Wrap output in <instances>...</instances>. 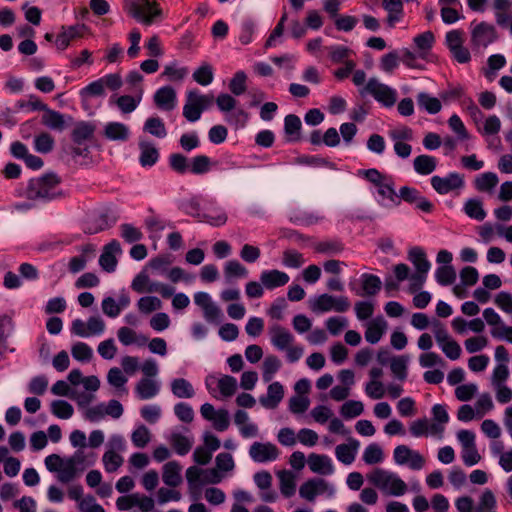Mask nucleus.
Segmentation results:
<instances>
[{
  "instance_id": "1",
  "label": "nucleus",
  "mask_w": 512,
  "mask_h": 512,
  "mask_svg": "<svg viewBox=\"0 0 512 512\" xmlns=\"http://www.w3.org/2000/svg\"><path fill=\"white\" fill-rule=\"evenodd\" d=\"M62 179L53 172L45 173L28 181L24 196L33 202V205L46 204L66 197L61 189Z\"/></svg>"
},
{
  "instance_id": "2",
  "label": "nucleus",
  "mask_w": 512,
  "mask_h": 512,
  "mask_svg": "<svg viewBox=\"0 0 512 512\" xmlns=\"http://www.w3.org/2000/svg\"><path fill=\"white\" fill-rule=\"evenodd\" d=\"M45 467L51 473H57V480L63 484L76 479L80 472L93 461L87 462V456L82 450H77L72 456L63 458L58 454H50L45 460Z\"/></svg>"
},
{
  "instance_id": "3",
  "label": "nucleus",
  "mask_w": 512,
  "mask_h": 512,
  "mask_svg": "<svg viewBox=\"0 0 512 512\" xmlns=\"http://www.w3.org/2000/svg\"><path fill=\"white\" fill-rule=\"evenodd\" d=\"M123 10L137 22L146 26L161 20L163 14L160 5L151 0H123Z\"/></svg>"
},
{
  "instance_id": "4",
  "label": "nucleus",
  "mask_w": 512,
  "mask_h": 512,
  "mask_svg": "<svg viewBox=\"0 0 512 512\" xmlns=\"http://www.w3.org/2000/svg\"><path fill=\"white\" fill-rule=\"evenodd\" d=\"M367 478L371 484L390 495L401 496L407 490L406 483L396 473L382 468L374 469Z\"/></svg>"
},
{
  "instance_id": "5",
  "label": "nucleus",
  "mask_w": 512,
  "mask_h": 512,
  "mask_svg": "<svg viewBox=\"0 0 512 512\" xmlns=\"http://www.w3.org/2000/svg\"><path fill=\"white\" fill-rule=\"evenodd\" d=\"M351 303L347 296H333L327 293L321 294L309 300V307L314 313H325L335 311L346 312L350 309Z\"/></svg>"
},
{
  "instance_id": "6",
  "label": "nucleus",
  "mask_w": 512,
  "mask_h": 512,
  "mask_svg": "<svg viewBox=\"0 0 512 512\" xmlns=\"http://www.w3.org/2000/svg\"><path fill=\"white\" fill-rule=\"evenodd\" d=\"M360 94H369L386 107H392L396 102V91L380 83L376 78H370L367 84L360 90Z\"/></svg>"
},
{
  "instance_id": "7",
  "label": "nucleus",
  "mask_w": 512,
  "mask_h": 512,
  "mask_svg": "<svg viewBox=\"0 0 512 512\" xmlns=\"http://www.w3.org/2000/svg\"><path fill=\"white\" fill-rule=\"evenodd\" d=\"M431 186L440 195L448 194L464 187V176L458 172H451L445 177L435 175L430 179Z\"/></svg>"
},
{
  "instance_id": "8",
  "label": "nucleus",
  "mask_w": 512,
  "mask_h": 512,
  "mask_svg": "<svg viewBox=\"0 0 512 512\" xmlns=\"http://www.w3.org/2000/svg\"><path fill=\"white\" fill-rule=\"evenodd\" d=\"M328 492L334 494V488L322 478H313L304 482L299 488V495L307 501H314L318 494Z\"/></svg>"
},
{
  "instance_id": "9",
  "label": "nucleus",
  "mask_w": 512,
  "mask_h": 512,
  "mask_svg": "<svg viewBox=\"0 0 512 512\" xmlns=\"http://www.w3.org/2000/svg\"><path fill=\"white\" fill-rule=\"evenodd\" d=\"M404 200L407 203L415 204V206L425 212H432L434 205L433 203L421 195V193L413 187L403 186L399 190L398 200Z\"/></svg>"
},
{
  "instance_id": "10",
  "label": "nucleus",
  "mask_w": 512,
  "mask_h": 512,
  "mask_svg": "<svg viewBox=\"0 0 512 512\" xmlns=\"http://www.w3.org/2000/svg\"><path fill=\"white\" fill-rule=\"evenodd\" d=\"M250 457L257 463L274 461L279 456V450L273 443L254 442L249 449Z\"/></svg>"
},
{
  "instance_id": "11",
  "label": "nucleus",
  "mask_w": 512,
  "mask_h": 512,
  "mask_svg": "<svg viewBox=\"0 0 512 512\" xmlns=\"http://www.w3.org/2000/svg\"><path fill=\"white\" fill-rule=\"evenodd\" d=\"M497 38L496 29L493 25L481 22L471 32V41L475 46L487 47Z\"/></svg>"
},
{
  "instance_id": "12",
  "label": "nucleus",
  "mask_w": 512,
  "mask_h": 512,
  "mask_svg": "<svg viewBox=\"0 0 512 512\" xmlns=\"http://www.w3.org/2000/svg\"><path fill=\"white\" fill-rule=\"evenodd\" d=\"M121 252L122 249L117 240H112L106 244L99 257V265L101 268L108 273L114 272L118 263L116 255L121 254Z\"/></svg>"
},
{
  "instance_id": "13",
  "label": "nucleus",
  "mask_w": 512,
  "mask_h": 512,
  "mask_svg": "<svg viewBox=\"0 0 512 512\" xmlns=\"http://www.w3.org/2000/svg\"><path fill=\"white\" fill-rule=\"evenodd\" d=\"M289 279L290 278L287 273L277 269L264 270L260 275L262 285L268 290H273L286 285L289 282Z\"/></svg>"
},
{
  "instance_id": "14",
  "label": "nucleus",
  "mask_w": 512,
  "mask_h": 512,
  "mask_svg": "<svg viewBox=\"0 0 512 512\" xmlns=\"http://www.w3.org/2000/svg\"><path fill=\"white\" fill-rule=\"evenodd\" d=\"M155 105L164 111H171L176 106V92L171 86L159 88L154 94Z\"/></svg>"
},
{
  "instance_id": "15",
  "label": "nucleus",
  "mask_w": 512,
  "mask_h": 512,
  "mask_svg": "<svg viewBox=\"0 0 512 512\" xmlns=\"http://www.w3.org/2000/svg\"><path fill=\"white\" fill-rule=\"evenodd\" d=\"M308 465L313 473L331 475L334 472L332 460L327 455L312 453L308 457Z\"/></svg>"
},
{
  "instance_id": "16",
  "label": "nucleus",
  "mask_w": 512,
  "mask_h": 512,
  "mask_svg": "<svg viewBox=\"0 0 512 512\" xmlns=\"http://www.w3.org/2000/svg\"><path fill=\"white\" fill-rule=\"evenodd\" d=\"M270 334L272 345L280 351L288 349L294 341V336L291 332L280 325H274L270 329Z\"/></svg>"
},
{
  "instance_id": "17",
  "label": "nucleus",
  "mask_w": 512,
  "mask_h": 512,
  "mask_svg": "<svg viewBox=\"0 0 512 512\" xmlns=\"http://www.w3.org/2000/svg\"><path fill=\"white\" fill-rule=\"evenodd\" d=\"M284 396V389L280 382H273L268 386L267 394L259 398L261 405L267 409L278 406Z\"/></svg>"
},
{
  "instance_id": "18",
  "label": "nucleus",
  "mask_w": 512,
  "mask_h": 512,
  "mask_svg": "<svg viewBox=\"0 0 512 512\" xmlns=\"http://www.w3.org/2000/svg\"><path fill=\"white\" fill-rule=\"evenodd\" d=\"M387 328V322L383 317H377L370 321L365 331V339L370 344L380 341Z\"/></svg>"
},
{
  "instance_id": "19",
  "label": "nucleus",
  "mask_w": 512,
  "mask_h": 512,
  "mask_svg": "<svg viewBox=\"0 0 512 512\" xmlns=\"http://www.w3.org/2000/svg\"><path fill=\"white\" fill-rule=\"evenodd\" d=\"M83 25L62 26V31L56 37L55 44L58 49L65 50L70 42L82 35Z\"/></svg>"
},
{
  "instance_id": "20",
  "label": "nucleus",
  "mask_w": 512,
  "mask_h": 512,
  "mask_svg": "<svg viewBox=\"0 0 512 512\" xmlns=\"http://www.w3.org/2000/svg\"><path fill=\"white\" fill-rule=\"evenodd\" d=\"M408 259L416 268V271L428 273L431 268V263L426 257L425 251L421 247H413L408 252Z\"/></svg>"
},
{
  "instance_id": "21",
  "label": "nucleus",
  "mask_w": 512,
  "mask_h": 512,
  "mask_svg": "<svg viewBox=\"0 0 512 512\" xmlns=\"http://www.w3.org/2000/svg\"><path fill=\"white\" fill-rule=\"evenodd\" d=\"M129 134V128L120 122H109L104 129V136L112 141H126Z\"/></svg>"
},
{
  "instance_id": "22",
  "label": "nucleus",
  "mask_w": 512,
  "mask_h": 512,
  "mask_svg": "<svg viewBox=\"0 0 512 512\" xmlns=\"http://www.w3.org/2000/svg\"><path fill=\"white\" fill-rule=\"evenodd\" d=\"M413 167L419 175H429L437 167V159L434 156L422 154L414 158Z\"/></svg>"
},
{
  "instance_id": "23",
  "label": "nucleus",
  "mask_w": 512,
  "mask_h": 512,
  "mask_svg": "<svg viewBox=\"0 0 512 512\" xmlns=\"http://www.w3.org/2000/svg\"><path fill=\"white\" fill-rule=\"evenodd\" d=\"M181 466L176 461H170L167 462L163 466V482L170 486V487H176L181 483Z\"/></svg>"
},
{
  "instance_id": "24",
  "label": "nucleus",
  "mask_w": 512,
  "mask_h": 512,
  "mask_svg": "<svg viewBox=\"0 0 512 512\" xmlns=\"http://www.w3.org/2000/svg\"><path fill=\"white\" fill-rule=\"evenodd\" d=\"M95 132V125L89 122L81 121L75 125L72 131V140L74 143L81 145L86 140L92 138Z\"/></svg>"
},
{
  "instance_id": "25",
  "label": "nucleus",
  "mask_w": 512,
  "mask_h": 512,
  "mask_svg": "<svg viewBox=\"0 0 512 512\" xmlns=\"http://www.w3.org/2000/svg\"><path fill=\"white\" fill-rule=\"evenodd\" d=\"M139 146L141 150L139 157L140 164L143 167H151L156 164L159 158V152L157 148L148 142H140Z\"/></svg>"
},
{
  "instance_id": "26",
  "label": "nucleus",
  "mask_w": 512,
  "mask_h": 512,
  "mask_svg": "<svg viewBox=\"0 0 512 512\" xmlns=\"http://www.w3.org/2000/svg\"><path fill=\"white\" fill-rule=\"evenodd\" d=\"M383 7L388 12L387 22L393 27L403 16V4L401 0H383Z\"/></svg>"
},
{
  "instance_id": "27",
  "label": "nucleus",
  "mask_w": 512,
  "mask_h": 512,
  "mask_svg": "<svg viewBox=\"0 0 512 512\" xmlns=\"http://www.w3.org/2000/svg\"><path fill=\"white\" fill-rule=\"evenodd\" d=\"M416 100L418 106L429 114H437L442 109L440 100L436 97H432L426 92L418 93Z\"/></svg>"
},
{
  "instance_id": "28",
  "label": "nucleus",
  "mask_w": 512,
  "mask_h": 512,
  "mask_svg": "<svg viewBox=\"0 0 512 512\" xmlns=\"http://www.w3.org/2000/svg\"><path fill=\"white\" fill-rule=\"evenodd\" d=\"M171 391L177 398H192L195 395L192 384L184 378L173 379Z\"/></svg>"
},
{
  "instance_id": "29",
  "label": "nucleus",
  "mask_w": 512,
  "mask_h": 512,
  "mask_svg": "<svg viewBox=\"0 0 512 512\" xmlns=\"http://www.w3.org/2000/svg\"><path fill=\"white\" fill-rule=\"evenodd\" d=\"M376 187L379 196H381L383 200H389L391 203L395 205L400 204V200H398V194L394 189V181L392 177L389 176Z\"/></svg>"
},
{
  "instance_id": "30",
  "label": "nucleus",
  "mask_w": 512,
  "mask_h": 512,
  "mask_svg": "<svg viewBox=\"0 0 512 512\" xmlns=\"http://www.w3.org/2000/svg\"><path fill=\"white\" fill-rule=\"evenodd\" d=\"M302 124L297 115L289 114L284 119V131L289 136V141H298L300 139V130Z\"/></svg>"
},
{
  "instance_id": "31",
  "label": "nucleus",
  "mask_w": 512,
  "mask_h": 512,
  "mask_svg": "<svg viewBox=\"0 0 512 512\" xmlns=\"http://www.w3.org/2000/svg\"><path fill=\"white\" fill-rule=\"evenodd\" d=\"M409 362L408 355L392 357L390 360V369L393 375L400 381L407 378V366Z\"/></svg>"
},
{
  "instance_id": "32",
  "label": "nucleus",
  "mask_w": 512,
  "mask_h": 512,
  "mask_svg": "<svg viewBox=\"0 0 512 512\" xmlns=\"http://www.w3.org/2000/svg\"><path fill=\"white\" fill-rule=\"evenodd\" d=\"M159 391L156 383L148 378L141 379L136 385V392L141 400H148L157 395Z\"/></svg>"
},
{
  "instance_id": "33",
  "label": "nucleus",
  "mask_w": 512,
  "mask_h": 512,
  "mask_svg": "<svg viewBox=\"0 0 512 512\" xmlns=\"http://www.w3.org/2000/svg\"><path fill=\"white\" fill-rule=\"evenodd\" d=\"M224 276L227 282H231L233 278H246L248 270L239 261L230 260L225 264Z\"/></svg>"
},
{
  "instance_id": "34",
  "label": "nucleus",
  "mask_w": 512,
  "mask_h": 512,
  "mask_svg": "<svg viewBox=\"0 0 512 512\" xmlns=\"http://www.w3.org/2000/svg\"><path fill=\"white\" fill-rule=\"evenodd\" d=\"M117 336L119 341L125 346H129L133 343L145 345L148 341L147 337L142 335L137 336L136 332L128 327L119 328L117 331Z\"/></svg>"
},
{
  "instance_id": "35",
  "label": "nucleus",
  "mask_w": 512,
  "mask_h": 512,
  "mask_svg": "<svg viewBox=\"0 0 512 512\" xmlns=\"http://www.w3.org/2000/svg\"><path fill=\"white\" fill-rule=\"evenodd\" d=\"M202 114L201 108L192 96L191 92H187L186 103L183 107V116L189 122H196Z\"/></svg>"
},
{
  "instance_id": "36",
  "label": "nucleus",
  "mask_w": 512,
  "mask_h": 512,
  "mask_svg": "<svg viewBox=\"0 0 512 512\" xmlns=\"http://www.w3.org/2000/svg\"><path fill=\"white\" fill-rule=\"evenodd\" d=\"M465 214L475 220L482 221L486 217V212L483 209L481 200L476 198H470L464 204Z\"/></svg>"
},
{
  "instance_id": "37",
  "label": "nucleus",
  "mask_w": 512,
  "mask_h": 512,
  "mask_svg": "<svg viewBox=\"0 0 512 512\" xmlns=\"http://www.w3.org/2000/svg\"><path fill=\"white\" fill-rule=\"evenodd\" d=\"M193 80L202 86H207L212 83L214 79L213 67L207 63L203 62L194 72H193Z\"/></svg>"
},
{
  "instance_id": "38",
  "label": "nucleus",
  "mask_w": 512,
  "mask_h": 512,
  "mask_svg": "<svg viewBox=\"0 0 512 512\" xmlns=\"http://www.w3.org/2000/svg\"><path fill=\"white\" fill-rule=\"evenodd\" d=\"M281 368V361L275 355H268L263 361V372L262 378L263 381L268 383L270 382L275 373Z\"/></svg>"
},
{
  "instance_id": "39",
  "label": "nucleus",
  "mask_w": 512,
  "mask_h": 512,
  "mask_svg": "<svg viewBox=\"0 0 512 512\" xmlns=\"http://www.w3.org/2000/svg\"><path fill=\"white\" fill-rule=\"evenodd\" d=\"M211 160L206 155H197L190 160L189 172L195 175H202L210 171Z\"/></svg>"
},
{
  "instance_id": "40",
  "label": "nucleus",
  "mask_w": 512,
  "mask_h": 512,
  "mask_svg": "<svg viewBox=\"0 0 512 512\" xmlns=\"http://www.w3.org/2000/svg\"><path fill=\"white\" fill-rule=\"evenodd\" d=\"M278 477L281 493L287 498L293 496L296 490L294 475L290 471L284 470L278 473Z\"/></svg>"
},
{
  "instance_id": "41",
  "label": "nucleus",
  "mask_w": 512,
  "mask_h": 512,
  "mask_svg": "<svg viewBox=\"0 0 512 512\" xmlns=\"http://www.w3.org/2000/svg\"><path fill=\"white\" fill-rule=\"evenodd\" d=\"M170 443L177 454L184 456L191 450L193 440L182 434L174 433L170 437Z\"/></svg>"
},
{
  "instance_id": "42",
  "label": "nucleus",
  "mask_w": 512,
  "mask_h": 512,
  "mask_svg": "<svg viewBox=\"0 0 512 512\" xmlns=\"http://www.w3.org/2000/svg\"><path fill=\"white\" fill-rule=\"evenodd\" d=\"M46 113L42 117V122L45 126L53 130H63L65 127L64 116L60 112L51 110L45 111Z\"/></svg>"
},
{
  "instance_id": "43",
  "label": "nucleus",
  "mask_w": 512,
  "mask_h": 512,
  "mask_svg": "<svg viewBox=\"0 0 512 512\" xmlns=\"http://www.w3.org/2000/svg\"><path fill=\"white\" fill-rule=\"evenodd\" d=\"M314 249L318 253L334 255L341 253L344 250V245L338 239H330L316 243Z\"/></svg>"
},
{
  "instance_id": "44",
  "label": "nucleus",
  "mask_w": 512,
  "mask_h": 512,
  "mask_svg": "<svg viewBox=\"0 0 512 512\" xmlns=\"http://www.w3.org/2000/svg\"><path fill=\"white\" fill-rule=\"evenodd\" d=\"M498 182V176L494 172H485L475 179V188L478 191H490Z\"/></svg>"
},
{
  "instance_id": "45",
  "label": "nucleus",
  "mask_w": 512,
  "mask_h": 512,
  "mask_svg": "<svg viewBox=\"0 0 512 512\" xmlns=\"http://www.w3.org/2000/svg\"><path fill=\"white\" fill-rule=\"evenodd\" d=\"M435 278L442 286L451 285L456 279L455 269L451 265H441L436 269Z\"/></svg>"
},
{
  "instance_id": "46",
  "label": "nucleus",
  "mask_w": 512,
  "mask_h": 512,
  "mask_svg": "<svg viewBox=\"0 0 512 512\" xmlns=\"http://www.w3.org/2000/svg\"><path fill=\"white\" fill-rule=\"evenodd\" d=\"M381 285L382 282L378 276L368 273L362 275V288L366 295H376L380 291Z\"/></svg>"
},
{
  "instance_id": "47",
  "label": "nucleus",
  "mask_w": 512,
  "mask_h": 512,
  "mask_svg": "<svg viewBox=\"0 0 512 512\" xmlns=\"http://www.w3.org/2000/svg\"><path fill=\"white\" fill-rule=\"evenodd\" d=\"M364 411V405L361 401L348 400L340 409V414L345 419H352L361 415Z\"/></svg>"
},
{
  "instance_id": "48",
  "label": "nucleus",
  "mask_w": 512,
  "mask_h": 512,
  "mask_svg": "<svg viewBox=\"0 0 512 512\" xmlns=\"http://www.w3.org/2000/svg\"><path fill=\"white\" fill-rule=\"evenodd\" d=\"M51 412L60 419H69L73 416V406L65 400H54L51 403Z\"/></svg>"
},
{
  "instance_id": "49",
  "label": "nucleus",
  "mask_w": 512,
  "mask_h": 512,
  "mask_svg": "<svg viewBox=\"0 0 512 512\" xmlns=\"http://www.w3.org/2000/svg\"><path fill=\"white\" fill-rule=\"evenodd\" d=\"M325 50L333 63H341L348 59L352 54V50L343 45L326 46Z\"/></svg>"
},
{
  "instance_id": "50",
  "label": "nucleus",
  "mask_w": 512,
  "mask_h": 512,
  "mask_svg": "<svg viewBox=\"0 0 512 512\" xmlns=\"http://www.w3.org/2000/svg\"><path fill=\"white\" fill-rule=\"evenodd\" d=\"M131 441L137 448H145L151 441V432L145 425L138 426L131 434Z\"/></svg>"
},
{
  "instance_id": "51",
  "label": "nucleus",
  "mask_w": 512,
  "mask_h": 512,
  "mask_svg": "<svg viewBox=\"0 0 512 512\" xmlns=\"http://www.w3.org/2000/svg\"><path fill=\"white\" fill-rule=\"evenodd\" d=\"M120 236L127 243H135L143 238V233L137 227L129 223H123L119 226Z\"/></svg>"
},
{
  "instance_id": "52",
  "label": "nucleus",
  "mask_w": 512,
  "mask_h": 512,
  "mask_svg": "<svg viewBox=\"0 0 512 512\" xmlns=\"http://www.w3.org/2000/svg\"><path fill=\"white\" fill-rule=\"evenodd\" d=\"M144 130L158 138H164L167 135L164 122L159 117L148 118L144 124Z\"/></svg>"
},
{
  "instance_id": "53",
  "label": "nucleus",
  "mask_w": 512,
  "mask_h": 512,
  "mask_svg": "<svg viewBox=\"0 0 512 512\" xmlns=\"http://www.w3.org/2000/svg\"><path fill=\"white\" fill-rule=\"evenodd\" d=\"M354 443H355L354 448L350 447L347 444H340L336 447V449H335L336 458L343 464L349 465L354 461L358 442L354 441Z\"/></svg>"
},
{
  "instance_id": "54",
  "label": "nucleus",
  "mask_w": 512,
  "mask_h": 512,
  "mask_svg": "<svg viewBox=\"0 0 512 512\" xmlns=\"http://www.w3.org/2000/svg\"><path fill=\"white\" fill-rule=\"evenodd\" d=\"M170 168L178 174H185L189 171V159L181 153H173L169 156Z\"/></svg>"
},
{
  "instance_id": "55",
  "label": "nucleus",
  "mask_w": 512,
  "mask_h": 512,
  "mask_svg": "<svg viewBox=\"0 0 512 512\" xmlns=\"http://www.w3.org/2000/svg\"><path fill=\"white\" fill-rule=\"evenodd\" d=\"M54 148L53 137L46 132H42L34 138V149L42 154L51 152Z\"/></svg>"
},
{
  "instance_id": "56",
  "label": "nucleus",
  "mask_w": 512,
  "mask_h": 512,
  "mask_svg": "<svg viewBox=\"0 0 512 512\" xmlns=\"http://www.w3.org/2000/svg\"><path fill=\"white\" fill-rule=\"evenodd\" d=\"M71 354L77 361L89 362L93 357V350L88 344L84 342H77L72 346Z\"/></svg>"
},
{
  "instance_id": "57",
  "label": "nucleus",
  "mask_w": 512,
  "mask_h": 512,
  "mask_svg": "<svg viewBox=\"0 0 512 512\" xmlns=\"http://www.w3.org/2000/svg\"><path fill=\"white\" fill-rule=\"evenodd\" d=\"M383 460L382 448L376 444H369L363 452V461L366 464L373 465L380 463Z\"/></svg>"
},
{
  "instance_id": "58",
  "label": "nucleus",
  "mask_w": 512,
  "mask_h": 512,
  "mask_svg": "<svg viewBox=\"0 0 512 512\" xmlns=\"http://www.w3.org/2000/svg\"><path fill=\"white\" fill-rule=\"evenodd\" d=\"M137 307L141 313L149 314L162 307V302L155 296L141 297L137 302Z\"/></svg>"
},
{
  "instance_id": "59",
  "label": "nucleus",
  "mask_w": 512,
  "mask_h": 512,
  "mask_svg": "<svg viewBox=\"0 0 512 512\" xmlns=\"http://www.w3.org/2000/svg\"><path fill=\"white\" fill-rule=\"evenodd\" d=\"M105 95V87L101 78L89 83L80 90V96L85 99L88 97H100Z\"/></svg>"
},
{
  "instance_id": "60",
  "label": "nucleus",
  "mask_w": 512,
  "mask_h": 512,
  "mask_svg": "<svg viewBox=\"0 0 512 512\" xmlns=\"http://www.w3.org/2000/svg\"><path fill=\"white\" fill-rule=\"evenodd\" d=\"M247 76L244 71H237L230 80L229 89L235 96L242 95L246 91Z\"/></svg>"
},
{
  "instance_id": "61",
  "label": "nucleus",
  "mask_w": 512,
  "mask_h": 512,
  "mask_svg": "<svg viewBox=\"0 0 512 512\" xmlns=\"http://www.w3.org/2000/svg\"><path fill=\"white\" fill-rule=\"evenodd\" d=\"M102 460L108 473L115 472L123 464V458L113 450L105 452Z\"/></svg>"
},
{
  "instance_id": "62",
  "label": "nucleus",
  "mask_w": 512,
  "mask_h": 512,
  "mask_svg": "<svg viewBox=\"0 0 512 512\" xmlns=\"http://www.w3.org/2000/svg\"><path fill=\"white\" fill-rule=\"evenodd\" d=\"M188 69L186 67L178 68L176 63L166 65L161 76L166 77L170 81H181L187 75Z\"/></svg>"
},
{
  "instance_id": "63",
  "label": "nucleus",
  "mask_w": 512,
  "mask_h": 512,
  "mask_svg": "<svg viewBox=\"0 0 512 512\" xmlns=\"http://www.w3.org/2000/svg\"><path fill=\"white\" fill-rule=\"evenodd\" d=\"M218 388L224 397L234 395L237 389V380L229 375H224L218 380Z\"/></svg>"
},
{
  "instance_id": "64",
  "label": "nucleus",
  "mask_w": 512,
  "mask_h": 512,
  "mask_svg": "<svg viewBox=\"0 0 512 512\" xmlns=\"http://www.w3.org/2000/svg\"><path fill=\"white\" fill-rule=\"evenodd\" d=\"M80 512H105L104 508L96 502L93 495H86L79 503Z\"/></svg>"
}]
</instances>
